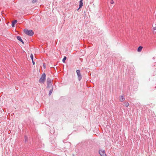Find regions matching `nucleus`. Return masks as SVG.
Returning <instances> with one entry per match:
<instances>
[{
  "mask_svg": "<svg viewBox=\"0 0 156 156\" xmlns=\"http://www.w3.org/2000/svg\"><path fill=\"white\" fill-rule=\"evenodd\" d=\"M124 105L126 107H127L129 106V103L127 102H125L124 103Z\"/></svg>",
  "mask_w": 156,
  "mask_h": 156,
  "instance_id": "obj_12",
  "label": "nucleus"
},
{
  "mask_svg": "<svg viewBox=\"0 0 156 156\" xmlns=\"http://www.w3.org/2000/svg\"><path fill=\"white\" fill-rule=\"evenodd\" d=\"M37 2V0H33L32 1V3H36V2Z\"/></svg>",
  "mask_w": 156,
  "mask_h": 156,
  "instance_id": "obj_16",
  "label": "nucleus"
},
{
  "mask_svg": "<svg viewBox=\"0 0 156 156\" xmlns=\"http://www.w3.org/2000/svg\"><path fill=\"white\" fill-rule=\"evenodd\" d=\"M125 100V98L122 96H121L120 97L119 101L121 102Z\"/></svg>",
  "mask_w": 156,
  "mask_h": 156,
  "instance_id": "obj_6",
  "label": "nucleus"
},
{
  "mask_svg": "<svg viewBox=\"0 0 156 156\" xmlns=\"http://www.w3.org/2000/svg\"><path fill=\"white\" fill-rule=\"evenodd\" d=\"M66 59V56H65L62 59V62H63L65 63V60Z\"/></svg>",
  "mask_w": 156,
  "mask_h": 156,
  "instance_id": "obj_13",
  "label": "nucleus"
},
{
  "mask_svg": "<svg viewBox=\"0 0 156 156\" xmlns=\"http://www.w3.org/2000/svg\"><path fill=\"white\" fill-rule=\"evenodd\" d=\"M17 23L16 20H14V21L12 22V27H14V25L15 24Z\"/></svg>",
  "mask_w": 156,
  "mask_h": 156,
  "instance_id": "obj_10",
  "label": "nucleus"
},
{
  "mask_svg": "<svg viewBox=\"0 0 156 156\" xmlns=\"http://www.w3.org/2000/svg\"><path fill=\"white\" fill-rule=\"evenodd\" d=\"M52 89H51V90H50L49 92V95H50L52 93Z\"/></svg>",
  "mask_w": 156,
  "mask_h": 156,
  "instance_id": "obj_14",
  "label": "nucleus"
},
{
  "mask_svg": "<svg viewBox=\"0 0 156 156\" xmlns=\"http://www.w3.org/2000/svg\"><path fill=\"white\" fill-rule=\"evenodd\" d=\"M28 137L27 136H25L24 137V142L25 143H27V142Z\"/></svg>",
  "mask_w": 156,
  "mask_h": 156,
  "instance_id": "obj_11",
  "label": "nucleus"
},
{
  "mask_svg": "<svg viewBox=\"0 0 156 156\" xmlns=\"http://www.w3.org/2000/svg\"><path fill=\"white\" fill-rule=\"evenodd\" d=\"M43 66H44V68L45 69V65L44 64H43Z\"/></svg>",
  "mask_w": 156,
  "mask_h": 156,
  "instance_id": "obj_20",
  "label": "nucleus"
},
{
  "mask_svg": "<svg viewBox=\"0 0 156 156\" xmlns=\"http://www.w3.org/2000/svg\"><path fill=\"white\" fill-rule=\"evenodd\" d=\"M99 153L101 156H106V154L104 150H100Z\"/></svg>",
  "mask_w": 156,
  "mask_h": 156,
  "instance_id": "obj_3",
  "label": "nucleus"
},
{
  "mask_svg": "<svg viewBox=\"0 0 156 156\" xmlns=\"http://www.w3.org/2000/svg\"><path fill=\"white\" fill-rule=\"evenodd\" d=\"M45 77L46 75L44 73L42 75L39 81L40 82H44L45 80Z\"/></svg>",
  "mask_w": 156,
  "mask_h": 156,
  "instance_id": "obj_2",
  "label": "nucleus"
},
{
  "mask_svg": "<svg viewBox=\"0 0 156 156\" xmlns=\"http://www.w3.org/2000/svg\"><path fill=\"white\" fill-rule=\"evenodd\" d=\"M153 29L154 30H156V27H154Z\"/></svg>",
  "mask_w": 156,
  "mask_h": 156,
  "instance_id": "obj_18",
  "label": "nucleus"
},
{
  "mask_svg": "<svg viewBox=\"0 0 156 156\" xmlns=\"http://www.w3.org/2000/svg\"><path fill=\"white\" fill-rule=\"evenodd\" d=\"M24 31L26 34L30 36H32L34 34V32L31 30L24 29Z\"/></svg>",
  "mask_w": 156,
  "mask_h": 156,
  "instance_id": "obj_1",
  "label": "nucleus"
},
{
  "mask_svg": "<svg viewBox=\"0 0 156 156\" xmlns=\"http://www.w3.org/2000/svg\"><path fill=\"white\" fill-rule=\"evenodd\" d=\"M30 58H31L32 60H33V54H31L30 55Z\"/></svg>",
  "mask_w": 156,
  "mask_h": 156,
  "instance_id": "obj_15",
  "label": "nucleus"
},
{
  "mask_svg": "<svg viewBox=\"0 0 156 156\" xmlns=\"http://www.w3.org/2000/svg\"><path fill=\"white\" fill-rule=\"evenodd\" d=\"M32 62H33V64L34 65V64H35V63L34 62V61L33 60H32Z\"/></svg>",
  "mask_w": 156,
  "mask_h": 156,
  "instance_id": "obj_19",
  "label": "nucleus"
},
{
  "mask_svg": "<svg viewBox=\"0 0 156 156\" xmlns=\"http://www.w3.org/2000/svg\"><path fill=\"white\" fill-rule=\"evenodd\" d=\"M76 72L78 76V79L80 80L82 78V76L81 74L80 73V70H76Z\"/></svg>",
  "mask_w": 156,
  "mask_h": 156,
  "instance_id": "obj_4",
  "label": "nucleus"
},
{
  "mask_svg": "<svg viewBox=\"0 0 156 156\" xmlns=\"http://www.w3.org/2000/svg\"><path fill=\"white\" fill-rule=\"evenodd\" d=\"M51 80L50 78H48L47 80V83L48 85H51Z\"/></svg>",
  "mask_w": 156,
  "mask_h": 156,
  "instance_id": "obj_5",
  "label": "nucleus"
},
{
  "mask_svg": "<svg viewBox=\"0 0 156 156\" xmlns=\"http://www.w3.org/2000/svg\"><path fill=\"white\" fill-rule=\"evenodd\" d=\"M83 5V0H80V1L79 8L82 7Z\"/></svg>",
  "mask_w": 156,
  "mask_h": 156,
  "instance_id": "obj_7",
  "label": "nucleus"
},
{
  "mask_svg": "<svg viewBox=\"0 0 156 156\" xmlns=\"http://www.w3.org/2000/svg\"><path fill=\"white\" fill-rule=\"evenodd\" d=\"M110 3L111 4H113L114 3V2L113 0H111L110 2Z\"/></svg>",
  "mask_w": 156,
  "mask_h": 156,
  "instance_id": "obj_17",
  "label": "nucleus"
},
{
  "mask_svg": "<svg viewBox=\"0 0 156 156\" xmlns=\"http://www.w3.org/2000/svg\"><path fill=\"white\" fill-rule=\"evenodd\" d=\"M143 47L141 46H139L137 49V51L139 52H141L142 49Z\"/></svg>",
  "mask_w": 156,
  "mask_h": 156,
  "instance_id": "obj_8",
  "label": "nucleus"
},
{
  "mask_svg": "<svg viewBox=\"0 0 156 156\" xmlns=\"http://www.w3.org/2000/svg\"><path fill=\"white\" fill-rule=\"evenodd\" d=\"M17 38L18 40H19V41H20L21 42H22L23 44L24 43V42H23V41L22 40V39L20 37V36H18L17 37Z\"/></svg>",
  "mask_w": 156,
  "mask_h": 156,
  "instance_id": "obj_9",
  "label": "nucleus"
}]
</instances>
